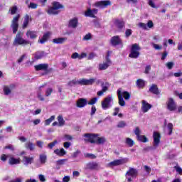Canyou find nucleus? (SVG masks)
Here are the masks:
<instances>
[{
    "instance_id": "8",
    "label": "nucleus",
    "mask_w": 182,
    "mask_h": 182,
    "mask_svg": "<svg viewBox=\"0 0 182 182\" xmlns=\"http://www.w3.org/2000/svg\"><path fill=\"white\" fill-rule=\"evenodd\" d=\"M110 5H112V1L109 0L100 1L95 4V6L101 9L107 8V6H110Z\"/></svg>"
},
{
    "instance_id": "15",
    "label": "nucleus",
    "mask_w": 182,
    "mask_h": 182,
    "mask_svg": "<svg viewBox=\"0 0 182 182\" xmlns=\"http://www.w3.org/2000/svg\"><path fill=\"white\" fill-rule=\"evenodd\" d=\"M151 109V105L149 104L146 100L142 101L141 110L143 113H147Z\"/></svg>"
},
{
    "instance_id": "43",
    "label": "nucleus",
    "mask_w": 182,
    "mask_h": 182,
    "mask_svg": "<svg viewBox=\"0 0 182 182\" xmlns=\"http://www.w3.org/2000/svg\"><path fill=\"white\" fill-rule=\"evenodd\" d=\"M79 81H78V80H72V81H70L69 82H68V86H70V87H72V86H76L77 85H79V82H78Z\"/></svg>"
},
{
    "instance_id": "53",
    "label": "nucleus",
    "mask_w": 182,
    "mask_h": 182,
    "mask_svg": "<svg viewBox=\"0 0 182 182\" xmlns=\"http://www.w3.org/2000/svg\"><path fill=\"white\" fill-rule=\"evenodd\" d=\"M151 70V65H146L145 68L144 73L146 75H149L150 73V71Z\"/></svg>"
},
{
    "instance_id": "24",
    "label": "nucleus",
    "mask_w": 182,
    "mask_h": 182,
    "mask_svg": "<svg viewBox=\"0 0 182 182\" xmlns=\"http://www.w3.org/2000/svg\"><path fill=\"white\" fill-rule=\"evenodd\" d=\"M46 56H48V53H46L43 51L36 52L34 55V58L37 60H39V59H43V58H46Z\"/></svg>"
},
{
    "instance_id": "14",
    "label": "nucleus",
    "mask_w": 182,
    "mask_h": 182,
    "mask_svg": "<svg viewBox=\"0 0 182 182\" xmlns=\"http://www.w3.org/2000/svg\"><path fill=\"white\" fill-rule=\"evenodd\" d=\"M87 170H99V164L97 162H89L86 164Z\"/></svg>"
},
{
    "instance_id": "38",
    "label": "nucleus",
    "mask_w": 182,
    "mask_h": 182,
    "mask_svg": "<svg viewBox=\"0 0 182 182\" xmlns=\"http://www.w3.org/2000/svg\"><path fill=\"white\" fill-rule=\"evenodd\" d=\"M58 126H60V127H62V126H65V119H63V117L62 115H59L58 117Z\"/></svg>"
},
{
    "instance_id": "10",
    "label": "nucleus",
    "mask_w": 182,
    "mask_h": 182,
    "mask_svg": "<svg viewBox=\"0 0 182 182\" xmlns=\"http://www.w3.org/2000/svg\"><path fill=\"white\" fill-rule=\"evenodd\" d=\"M112 65V61L110 58H109V53L107 55L106 62L104 63H101L99 65L98 69L99 70H106L109 66Z\"/></svg>"
},
{
    "instance_id": "33",
    "label": "nucleus",
    "mask_w": 182,
    "mask_h": 182,
    "mask_svg": "<svg viewBox=\"0 0 182 182\" xmlns=\"http://www.w3.org/2000/svg\"><path fill=\"white\" fill-rule=\"evenodd\" d=\"M52 5H53V7H54V9H56L57 11L58 9H63V6L62 4H60V3H59L58 1H53Z\"/></svg>"
},
{
    "instance_id": "19",
    "label": "nucleus",
    "mask_w": 182,
    "mask_h": 182,
    "mask_svg": "<svg viewBox=\"0 0 182 182\" xmlns=\"http://www.w3.org/2000/svg\"><path fill=\"white\" fill-rule=\"evenodd\" d=\"M12 89H15V85L12 84L10 87L6 85L3 88V92L6 96H8L9 95H11Z\"/></svg>"
},
{
    "instance_id": "3",
    "label": "nucleus",
    "mask_w": 182,
    "mask_h": 182,
    "mask_svg": "<svg viewBox=\"0 0 182 182\" xmlns=\"http://www.w3.org/2000/svg\"><path fill=\"white\" fill-rule=\"evenodd\" d=\"M19 18H21L20 14H17L15 16L12 21H11V28L13 30V33L15 34L18 32V29L19 28Z\"/></svg>"
},
{
    "instance_id": "55",
    "label": "nucleus",
    "mask_w": 182,
    "mask_h": 182,
    "mask_svg": "<svg viewBox=\"0 0 182 182\" xmlns=\"http://www.w3.org/2000/svg\"><path fill=\"white\" fill-rule=\"evenodd\" d=\"M173 66H174V63L173 62H168L166 63V68L169 70L173 69Z\"/></svg>"
},
{
    "instance_id": "37",
    "label": "nucleus",
    "mask_w": 182,
    "mask_h": 182,
    "mask_svg": "<svg viewBox=\"0 0 182 182\" xmlns=\"http://www.w3.org/2000/svg\"><path fill=\"white\" fill-rule=\"evenodd\" d=\"M121 95H122V97H124V99L125 100H130V93H129V92L127 91H121Z\"/></svg>"
},
{
    "instance_id": "26",
    "label": "nucleus",
    "mask_w": 182,
    "mask_h": 182,
    "mask_svg": "<svg viewBox=\"0 0 182 182\" xmlns=\"http://www.w3.org/2000/svg\"><path fill=\"white\" fill-rule=\"evenodd\" d=\"M27 38H30V39H36L38 37V32L35 31H28L26 32Z\"/></svg>"
},
{
    "instance_id": "5",
    "label": "nucleus",
    "mask_w": 182,
    "mask_h": 182,
    "mask_svg": "<svg viewBox=\"0 0 182 182\" xmlns=\"http://www.w3.org/2000/svg\"><path fill=\"white\" fill-rule=\"evenodd\" d=\"M112 102H113V97H112V95H108L107 97H105L101 104L103 110L110 109V107H112Z\"/></svg>"
},
{
    "instance_id": "1",
    "label": "nucleus",
    "mask_w": 182,
    "mask_h": 182,
    "mask_svg": "<svg viewBox=\"0 0 182 182\" xmlns=\"http://www.w3.org/2000/svg\"><path fill=\"white\" fill-rule=\"evenodd\" d=\"M97 134H85L84 137L87 139V141L90 143H97V144H103L106 139L105 137H98Z\"/></svg>"
},
{
    "instance_id": "9",
    "label": "nucleus",
    "mask_w": 182,
    "mask_h": 182,
    "mask_svg": "<svg viewBox=\"0 0 182 182\" xmlns=\"http://www.w3.org/2000/svg\"><path fill=\"white\" fill-rule=\"evenodd\" d=\"M96 82V78H91L90 80L82 78L78 80V85L81 86H88L90 85H93Z\"/></svg>"
},
{
    "instance_id": "56",
    "label": "nucleus",
    "mask_w": 182,
    "mask_h": 182,
    "mask_svg": "<svg viewBox=\"0 0 182 182\" xmlns=\"http://www.w3.org/2000/svg\"><path fill=\"white\" fill-rule=\"evenodd\" d=\"M134 132L136 137L140 136V128H139V127H136Z\"/></svg>"
},
{
    "instance_id": "54",
    "label": "nucleus",
    "mask_w": 182,
    "mask_h": 182,
    "mask_svg": "<svg viewBox=\"0 0 182 182\" xmlns=\"http://www.w3.org/2000/svg\"><path fill=\"white\" fill-rule=\"evenodd\" d=\"M28 8H30L31 9H36V8H38V4L31 2L28 5Z\"/></svg>"
},
{
    "instance_id": "62",
    "label": "nucleus",
    "mask_w": 182,
    "mask_h": 182,
    "mask_svg": "<svg viewBox=\"0 0 182 182\" xmlns=\"http://www.w3.org/2000/svg\"><path fill=\"white\" fill-rule=\"evenodd\" d=\"M85 157H88L89 159H96L95 155L92 154H86Z\"/></svg>"
},
{
    "instance_id": "7",
    "label": "nucleus",
    "mask_w": 182,
    "mask_h": 182,
    "mask_svg": "<svg viewBox=\"0 0 182 182\" xmlns=\"http://www.w3.org/2000/svg\"><path fill=\"white\" fill-rule=\"evenodd\" d=\"M129 162L128 158H122L121 159H117L111 161L108 164L109 167H116L117 166H122V164H126Z\"/></svg>"
},
{
    "instance_id": "45",
    "label": "nucleus",
    "mask_w": 182,
    "mask_h": 182,
    "mask_svg": "<svg viewBox=\"0 0 182 182\" xmlns=\"http://www.w3.org/2000/svg\"><path fill=\"white\" fill-rule=\"evenodd\" d=\"M167 128L168 130V134H169V136H171V134L173 133V124L168 123L167 125Z\"/></svg>"
},
{
    "instance_id": "49",
    "label": "nucleus",
    "mask_w": 182,
    "mask_h": 182,
    "mask_svg": "<svg viewBox=\"0 0 182 182\" xmlns=\"http://www.w3.org/2000/svg\"><path fill=\"white\" fill-rule=\"evenodd\" d=\"M97 102V97H94L92 99H91L88 102L87 105H95Z\"/></svg>"
},
{
    "instance_id": "13",
    "label": "nucleus",
    "mask_w": 182,
    "mask_h": 182,
    "mask_svg": "<svg viewBox=\"0 0 182 182\" xmlns=\"http://www.w3.org/2000/svg\"><path fill=\"white\" fill-rule=\"evenodd\" d=\"M114 26H115V28H117L118 31H122V29L124 28V21L119 19H115L114 21Z\"/></svg>"
},
{
    "instance_id": "22",
    "label": "nucleus",
    "mask_w": 182,
    "mask_h": 182,
    "mask_svg": "<svg viewBox=\"0 0 182 182\" xmlns=\"http://www.w3.org/2000/svg\"><path fill=\"white\" fill-rule=\"evenodd\" d=\"M34 68H35V70L37 71H39V70L46 71V70H48V68H49V65H48L46 63L38 64L37 65H35Z\"/></svg>"
},
{
    "instance_id": "50",
    "label": "nucleus",
    "mask_w": 182,
    "mask_h": 182,
    "mask_svg": "<svg viewBox=\"0 0 182 182\" xmlns=\"http://www.w3.org/2000/svg\"><path fill=\"white\" fill-rule=\"evenodd\" d=\"M90 39H92V34L89 33L83 37L82 41H90Z\"/></svg>"
},
{
    "instance_id": "61",
    "label": "nucleus",
    "mask_w": 182,
    "mask_h": 182,
    "mask_svg": "<svg viewBox=\"0 0 182 182\" xmlns=\"http://www.w3.org/2000/svg\"><path fill=\"white\" fill-rule=\"evenodd\" d=\"M152 46L156 50H160V49H161V46H159V44H154L152 43Z\"/></svg>"
},
{
    "instance_id": "18",
    "label": "nucleus",
    "mask_w": 182,
    "mask_h": 182,
    "mask_svg": "<svg viewBox=\"0 0 182 182\" xmlns=\"http://www.w3.org/2000/svg\"><path fill=\"white\" fill-rule=\"evenodd\" d=\"M78 23H79V21L77 20V18H73L69 21L68 28H73V29H75L77 28Z\"/></svg>"
},
{
    "instance_id": "28",
    "label": "nucleus",
    "mask_w": 182,
    "mask_h": 182,
    "mask_svg": "<svg viewBox=\"0 0 182 182\" xmlns=\"http://www.w3.org/2000/svg\"><path fill=\"white\" fill-rule=\"evenodd\" d=\"M149 92L151 93H153L154 95H160V92L159 91V87H157V85L155 84H153L150 87Z\"/></svg>"
},
{
    "instance_id": "11",
    "label": "nucleus",
    "mask_w": 182,
    "mask_h": 182,
    "mask_svg": "<svg viewBox=\"0 0 182 182\" xmlns=\"http://www.w3.org/2000/svg\"><path fill=\"white\" fill-rule=\"evenodd\" d=\"M23 33L18 31L14 39V45H23Z\"/></svg>"
},
{
    "instance_id": "59",
    "label": "nucleus",
    "mask_w": 182,
    "mask_h": 182,
    "mask_svg": "<svg viewBox=\"0 0 182 182\" xmlns=\"http://www.w3.org/2000/svg\"><path fill=\"white\" fill-rule=\"evenodd\" d=\"M175 169L176 170V172L178 173L181 176L182 174V168L180 166H175Z\"/></svg>"
},
{
    "instance_id": "35",
    "label": "nucleus",
    "mask_w": 182,
    "mask_h": 182,
    "mask_svg": "<svg viewBox=\"0 0 182 182\" xmlns=\"http://www.w3.org/2000/svg\"><path fill=\"white\" fill-rule=\"evenodd\" d=\"M9 12H10L11 15H15L18 12V6H13L10 7Z\"/></svg>"
},
{
    "instance_id": "64",
    "label": "nucleus",
    "mask_w": 182,
    "mask_h": 182,
    "mask_svg": "<svg viewBox=\"0 0 182 182\" xmlns=\"http://www.w3.org/2000/svg\"><path fill=\"white\" fill-rule=\"evenodd\" d=\"M9 182H22V179H21L20 178H16V179H13Z\"/></svg>"
},
{
    "instance_id": "51",
    "label": "nucleus",
    "mask_w": 182,
    "mask_h": 182,
    "mask_svg": "<svg viewBox=\"0 0 182 182\" xmlns=\"http://www.w3.org/2000/svg\"><path fill=\"white\" fill-rule=\"evenodd\" d=\"M132 33H133V31H132V29H127L125 31L126 38H129V36H131Z\"/></svg>"
},
{
    "instance_id": "12",
    "label": "nucleus",
    "mask_w": 182,
    "mask_h": 182,
    "mask_svg": "<svg viewBox=\"0 0 182 182\" xmlns=\"http://www.w3.org/2000/svg\"><path fill=\"white\" fill-rule=\"evenodd\" d=\"M111 43L113 46H123V43L122 42V39H120V37L119 36H115L111 38Z\"/></svg>"
},
{
    "instance_id": "57",
    "label": "nucleus",
    "mask_w": 182,
    "mask_h": 182,
    "mask_svg": "<svg viewBox=\"0 0 182 182\" xmlns=\"http://www.w3.org/2000/svg\"><path fill=\"white\" fill-rule=\"evenodd\" d=\"M147 28H149L150 29H151V28H153V26H154V24L153 23L152 21H149L147 24H146Z\"/></svg>"
},
{
    "instance_id": "23",
    "label": "nucleus",
    "mask_w": 182,
    "mask_h": 182,
    "mask_svg": "<svg viewBox=\"0 0 182 182\" xmlns=\"http://www.w3.org/2000/svg\"><path fill=\"white\" fill-rule=\"evenodd\" d=\"M50 35H52V33L49 31L44 33L43 35V37L40 40H38L39 43H41V44L45 43V42H46V41L49 39V38L50 37Z\"/></svg>"
},
{
    "instance_id": "6",
    "label": "nucleus",
    "mask_w": 182,
    "mask_h": 182,
    "mask_svg": "<svg viewBox=\"0 0 182 182\" xmlns=\"http://www.w3.org/2000/svg\"><path fill=\"white\" fill-rule=\"evenodd\" d=\"M153 146L151 147V150H156L157 147H159V145L160 144V139H161V136L160 135V133L157 132H154L153 134Z\"/></svg>"
},
{
    "instance_id": "60",
    "label": "nucleus",
    "mask_w": 182,
    "mask_h": 182,
    "mask_svg": "<svg viewBox=\"0 0 182 182\" xmlns=\"http://www.w3.org/2000/svg\"><path fill=\"white\" fill-rule=\"evenodd\" d=\"M149 5L151 8H156V4H154V1L153 0H149Z\"/></svg>"
},
{
    "instance_id": "34",
    "label": "nucleus",
    "mask_w": 182,
    "mask_h": 182,
    "mask_svg": "<svg viewBox=\"0 0 182 182\" xmlns=\"http://www.w3.org/2000/svg\"><path fill=\"white\" fill-rule=\"evenodd\" d=\"M9 164L14 165V164H19L21 163V161L19 159H15L14 157H11L9 161Z\"/></svg>"
},
{
    "instance_id": "2",
    "label": "nucleus",
    "mask_w": 182,
    "mask_h": 182,
    "mask_svg": "<svg viewBox=\"0 0 182 182\" xmlns=\"http://www.w3.org/2000/svg\"><path fill=\"white\" fill-rule=\"evenodd\" d=\"M140 46H139V44H133L129 55V58H132V59H137V58L140 56Z\"/></svg>"
},
{
    "instance_id": "17",
    "label": "nucleus",
    "mask_w": 182,
    "mask_h": 182,
    "mask_svg": "<svg viewBox=\"0 0 182 182\" xmlns=\"http://www.w3.org/2000/svg\"><path fill=\"white\" fill-rule=\"evenodd\" d=\"M33 161H35V158L33 156H23L24 166H31Z\"/></svg>"
},
{
    "instance_id": "16",
    "label": "nucleus",
    "mask_w": 182,
    "mask_h": 182,
    "mask_svg": "<svg viewBox=\"0 0 182 182\" xmlns=\"http://www.w3.org/2000/svg\"><path fill=\"white\" fill-rule=\"evenodd\" d=\"M117 93L119 99V106H126V102H124V99L122 97V89H118Z\"/></svg>"
},
{
    "instance_id": "47",
    "label": "nucleus",
    "mask_w": 182,
    "mask_h": 182,
    "mask_svg": "<svg viewBox=\"0 0 182 182\" xmlns=\"http://www.w3.org/2000/svg\"><path fill=\"white\" fill-rule=\"evenodd\" d=\"M138 26H139V28H141V29H144L145 31H146V29H147V24H146L144 23H139Z\"/></svg>"
},
{
    "instance_id": "46",
    "label": "nucleus",
    "mask_w": 182,
    "mask_h": 182,
    "mask_svg": "<svg viewBox=\"0 0 182 182\" xmlns=\"http://www.w3.org/2000/svg\"><path fill=\"white\" fill-rule=\"evenodd\" d=\"M65 161H68V159H60L56 161V166H63Z\"/></svg>"
},
{
    "instance_id": "27",
    "label": "nucleus",
    "mask_w": 182,
    "mask_h": 182,
    "mask_svg": "<svg viewBox=\"0 0 182 182\" xmlns=\"http://www.w3.org/2000/svg\"><path fill=\"white\" fill-rule=\"evenodd\" d=\"M68 38H66V37L57 38L53 39V43L57 45H59V44L65 43V42H66Z\"/></svg>"
},
{
    "instance_id": "25",
    "label": "nucleus",
    "mask_w": 182,
    "mask_h": 182,
    "mask_svg": "<svg viewBox=\"0 0 182 182\" xmlns=\"http://www.w3.org/2000/svg\"><path fill=\"white\" fill-rule=\"evenodd\" d=\"M137 176V170L130 168L126 173V177H136Z\"/></svg>"
},
{
    "instance_id": "4",
    "label": "nucleus",
    "mask_w": 182,
    "mask_h": 182,
    "mask_svg": "<svg viewBox=\"0 0 182 182\" xmlns=\"http://www.w3.org/2000/svg\"><path fill=\"white\" fill-rule=\"evenodd\" d=\"M166 105V109L169 112H176L177 110V103L172 97L168 98Z\"/></svg>"
},
{
    "instance_id": "58",
    "label": "nucleus",
    "mask_w": 182,
    "mask_h": 182,
    "mask_svg": "<svg viewBox=\"0 0 182 182\" xmlns=\"http://www.w3.org/2000/svg\"><path fill=\"white\" fill-rule=\"evenodd\" d=\"M38 178H39L40 181H41V182L46 181V178H45V176H43L42 174L38 175Z\"/></svg>"
},
{
    "instance_id": "20",
    "label": "nucleus",
    "mask_w": 182,
    "mask_h": 182,
    "mask_svg": "<svg viewBox=\"0 0 182 182\" xmlns=\"http://www.w3.org/2000/svg\"><path fill=\"white\" fill-rule=\"evenodd\" d=\"M87 105V100L85 98L78 99L76 103L77 107H79V108L85 107V106H86Z\"/></svg>"
},
{
    "instance_id": "36",
    "label": "nucleus",
    "mask_w": 182,
    "mask_h": 182,
    "mask_svg": "<svg viewBox=\"0 0 182 182\" xmlns=\"http://www.w3.org/2000/svg\"><path fill=\"white\" fill-rule=\"evenodd\" d=\"M145 82H144V80H141V79H139L137 80L136 81V86L139 88V89H141L143 87H144L145 86Z\"/></svg>"
},
{
    "instance_id": "29",
    "label": "nucleus",
    "mask_w": 182,
    "mask_h": 182,
    "mask_svg": "<svg viewBox=\"0 0 182 182\" xmlns=\"http://www.w3.org/2000/svg\"><path fill=\"white\" fill-rule=\"evenodd\" d=\"M55 154L57 156H59V157H63V156H65L66 154V151H65V149L62 148L60 149H57L54 150Z\"/></svg>"
},
{
    "instance_id": "48",
    "label": "nucleus",
    "mask_w": 182,
    "mask_h": 182,
    "mask_svg": "<svg viewBox=\"0 0 182 182\" xmlns=\"http://www.w3.org/2000/svg\"><path fill=\"white\" fill-rule=\"evenodd\" d=\"M56 144H58V141L55 140V141L48 144V149H53V147H55V146H56Z\"/></svg>"
},
{
    "instance_id": "40",
    "label": "nucleus",
    "mask_w": 182,
    "mask_h": 182,
    "mask_svg": "<svg viewBox=\"0 0 182 182\" xmlns=\"http://www.w3.org/2000/svg\"><path fill=\"white\" fill-rule=\"evenodd\" d=\"M137 137L139 141H142V143H147V138L144 135H139Z\"/></svg>"
},
{
    "instance_id": "39",
    "label": "nucleus",
    "mask_w": 182,
    "mask_h": 182,
    "mask_svg": "<svg viewBox=\"0 0 182 182\" xmlns=\"http://www.w3.org/2000/svg\"><path fill=\"white\" fill-rule=\"evenodd\" d=\"M125 143L129 146V147H133L134 146V141L130 138H127Z\"/></svg>"
},
{
    "instance_id": "52",
    "label": "nucleus",
    "mask_w": 182,
    "mask_h": 182,
    "mask_svg": "<svg viewBox=\"0 0 182 182\" xmlns=\"http://www.w3.org/2000/svg\"><path fill=\"white\" fill-rule=\"evenodd\" d=\"M52 92H53V90L52 88H48L46 91V96L47 97L48 96H50V95H52Z\"/></svg>"
},
{
    "instance_id": "63",
    "label": "nucleus",
    "mask_w": 182,
    "mask_h": 182,
    "mask_svg": "<svg viewBox=\"0 0 182 182\" xmlns=\"http://www.w3.org/2000/svg\"><path fill=\"white\" fill-rule=\"evenodd\" d=\"M70 181V176H66L63 178V182H69Z\"/></svg>"
},
{
    "instance_id": "32",
    "label": "nucleus",
    "mask_w": 182,
    "mask_h": 182,
    "mask_svg": "<svg viewBox=\"0 0 182 182\" xmlns=\"http://www.w3.org/2000/svg\"><path fill=\"white\" fill-rule=\"evenodd\" d=\"M47 12L48 15H58V14H59V11L53 6L50 7Z\"/></svg>"
},
{
    "instance_id": "31",
    "label": "nucleus",
    "mask_w": 182,
    "mask_h": 182,
    "mask_svg": "<svg viewBox=\"0 0 182 182\" xmlns=\"http://www.w3.org/2000/svg\"><path fill=\"white\" fill-rule=\"evenodd\" d=\"M48 160V156L45 154H41L39 156V161L41 164H45L46 163V161Z\"/></svg>"
},
{
    "instance_id": "30",
    "label": "nucleus",
    "mask_w": 182,
    "mask_h": 182,
    "mask_svg": "<svg viewBox=\"0 0 182 182\" xmlns=\"http://www.w3.org/2000/svg\"><path fill=\"white\" fill-rule=\"evenodd\" d=\"M31 20L32 19L31 18V16L28 14L25 16L23 22V29L28 27V25H29V22H31Z\"/></svg>"
},
{
    "instance_id": "42",
    "label": "nucleus",
    "mask_w": 182,
    "mask_h": 182,
    "mask_svg": "<svg viewBox=\"0 0 182 182\" xmlns=\"http://www.w3.org/2000/svg\"><path fill=\"white\" fill-rule=\"evenodd\" d=\"M55 120V115L51 116L49 119L45 121V125L49 126L52 123V121Z\"/></svg>"
},
{
    "instance_id": "44",
    "label": "nucleus",
    "mask_w": 182,
    "mask_h": 182,
    "mask_svg": "<svg viewBox=\"0 0 182 182\" xmlns=\"http://www.w3.org/2000/svg\"><path fill=\"white\" fill-rule=\"evenodd\" d=\"M127 124L124 121H120L118 122L117 127H119V129H123V127H126Z\"/></svg>"
},
{
    "instance_id": "21",
    "label": "nucleus",
    "mask_w": 182,
    "mask_h": 182,
    "mask_svg": "<svg viewBox=\"0 0 182 182\" xmlns=\"http://www.w3.org/2000/svg\"><path fill=\"white\" fill-rule=\"evenodd\" d=\"M97 14V9H93L92 10L89 9L85 11V16H89L90 18H95V15Z\"/></svg>"
},
{
    "instance_id": "41",
    "label": "nucleus",
    "mask_w": 182,
    "mask_h": 182,
    "mask_svg": "<svg viewBox=\"0 0 182 182\" xmlns=\"http://www.w3.org/2000/svg\"><path fill=\"white\" fill-rule=\"evenodd\" d=\"M26 149H28L31 151L35 150V145L32 144V142H28L26 144Z\"/></svg>"
}]
</instances>
